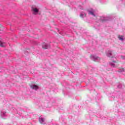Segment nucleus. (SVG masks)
Returning a JSON list of instances; mask_svg holds the SVG:
<instances>
[{"label":"nucleus","mask_w":125,"mask_h":125,"mask_svg":"<svg viewBox=\"0 0 125 125\" xmlns=\"http://www.w3.org/2000/svg\"><path fill=\"white\" fill-rule=\"evenodd\" d=\"M32 10L33 11H34V12H35L36 13H38V12H39V9H38V8H33Z\"/></svg>","instance_id":"nucleus-5"},{"label":"nucleus","mask_w":125,"mask_h":125,"mask_svg":"<svg viewBox=\"0 0 125 125\" xmlns=\"http://www.w3.org/2000/svg\"><path fill=\"white\" fill-rule=\"evenodd\" d=\"M109 54L110 55H113V52L110 51V52H109Z\"/></svg>","instance_id":"nucleus-9"},{"label":"nucleus","mask_w":125,"mask_h":125,"mask_svg":"<svg viewBox=\"0 0 125 125\" xmlns=\"http://www.w3.org/2000/svg\"><path fill=\"white\" fill-rule=\"evenodd\" d=\"M48 47H49V46H48V45H47V44H46V43H43L42 48H43L44 49H47V48H48Z\"/></svg>","instance_id":"nucleus-2"},{"label":"nucleus","mask_w":125,"mask_h":125,"mask_svg":"<svg viewBox=\"0 0 125 125\" xmlns=\"http://www.w3.org/2000/svg\"><path fill=\"white\" fill-rule=\"evenodd\" d=\"M94 11H89V14H91V15H93V16H95V15L94 14Z\"/></svg>","instance_id":"nucleus-6"},{"label":"nucleus","mask_w":125,"mask_h":125,"mask_svg":"<svg viewBox=\"0 0 125 125\" xmlns=\"http://www.w3.org/2000/svg\"><path fill=\"white\" fill-rule=\"evenodd\" d=\"M0 46L1 47H4V46H5V43L2 42L0 41Z\"/></svg>","instance_id":"nucleus-3"},{"label":"nucleus","mask_w":125,"mask_h":125,"mask_svg":"<svg viewBox=\"0 0 125 125\" xmlns=\"http://www.w3.org/2000/svg\"><path fill=\"white\" fill-rule=\"evenodd\" d=\"M1 28H2V25H1V24H0V31H1Z\"/></svg>","instance_id":"nucleus-10"},{"label":"nucleus","mask_w":125,"mask_h":125,"mask_svg":"<svg viewBox=\"0 0 125 125\" xmlns=\"http://www.w3.org/2000/svg\"><path fill=\"white\" fill-rule=\"evenodd\" d=\"M39 121L41 123V124H42V123H43L44 122V119L40 117Z\"/></svg>","instance_id":"nucleus-4"},{"label":"nucleus","mask_w":125,"mask_h":125,"mask_svg":"<svg viewBox=\"0 0 125 125\" xmlns=\"http://www.w3.org/2000/svg\"><path fill=\"white\" fill-rule=\"evenodd\" d=\"M30 87L32 89H35V90H37V89H39V86L37 85H36V84L30 85Z\"/></svg>","instance_id":"nucleus-1"},{"label":"nucleus","mask_w":125,"mask_h":125,"mask_svg":"<svg viewBox=\"0 0 125 125\" xmlns=\"http://www.w3.org/2000/svg\"><path fill=\"white\" fill-rule=\"evenodd\" d=\"M118 39L120 40V41H124V38H123V36L121 35L118 36Z\"/></svg>","instance_id":"nucleus-7"},{"label":"nucleus","mask_w":125,"mask_h":125,"mask_svg":"<svg viewBox=\"0 0 125 125\" xmlns=\"http://www.w3.org/2000/svg\"><path fill=\"white\" fill-rule=\"evenodd\" d=\"M113 62H116V61H113Z\"/></svg>","instance_id":"nucleus-12"},{"label":"nucleus","mask_w":125,"mask_h":125,"mask_svg":"<svg viewBox=\"0 0 125 125\" xmlns=\"http://www.w3.org/2000/svg\"><path fill=\"white\" fill-rule=\"evenodd\" d=\"M95 59H98V60H100V58H99V57H97L95 58Z\"/></svg>","instance_id":"nucleus-8"},{"label":"nucleus","mask_w":125,"mask_h":125,"mask_svg":"<svg viewBox=\"0 0 125 125\" xmlns=\"http://www.w3.org/2000/svg\"><path fill=\"white\" fill-rule=\"evenodd\" d=\"M111 65L113 66V67H115V65H114L113 64H112Z\"/></svg>","instance_id":"nucleus-11"}]
</instances>
